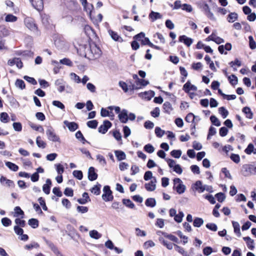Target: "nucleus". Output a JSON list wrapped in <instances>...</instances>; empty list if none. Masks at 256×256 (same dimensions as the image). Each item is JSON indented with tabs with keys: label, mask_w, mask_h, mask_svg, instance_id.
<instances>
[{
	"label": "nucleus",
	"mask_w": 256,
	"mask_h": 256,
	"mask_svg": "<svg viewBox=\"0 0 256 256\" xmlns=\"http://www.w3.org/2000/svg\"><path fill=\"white\" fill-rule=\"evenodd\" d=\"M36 144L38 147L44 148L46 146V143L42 140L40 136H38L36 139Z\"/></svg>",
	"instance_id": "nucleus-41"
},
{
	"label": "nucleus",
	"mask_w": 256,
	"mask_h": 256,
	"mask_svg": "<svg viewBox=\"0 0 256 256\" xmlns=\"http://www.w3.org/2000/svg\"><path fill=\"white\" fill-rule=\"evenodd\" d=\"M55 85L56 86L57 90L60 92L66 91V92L70 93L72 92V87L67 84L64 81H56Z\"/></svg>",
	"instance_id": "nucleus-3"
},
{
	"label": "nucleus",
	"mask_w": 256,
	"mask_h": 256,
	"mask_svg": "<svg viewBox=\"0 0 256 256\" xmlns=\"http://www.w3.org/2000/svg\"><path fill=\"white\" fill-rule=\"evenodd\" d=\"M162 18V16L160 13L153 11H152L149 14V18L152 22H154L158 19H160Z\"/></svg>",
	"instance_id": "nucleus-22"
},
{
	"label": "nucleus",
	"mask_w": 256,
	"mask_h": 256,
	"mask_svg": "<svg viewBox=\"0 0 256 256\" xmlns=\"http://www.w3.org/2000/svg\"><path fill=\"white\" fill-rule=\"evenodd\" d=\"M112 126V124L110 121L108 120H104L103 122V124L99 126L98 131L100 133L105 134Z\"/></svg>",
	"instance_id": "nucleus-6"
},
{
	"label": "nucleus",
	"mask_w": 256,
	"mask_h": 256,
	"mask_svg": "<svg viewBox=\"0 0 256 256\" xmlns=\"http://www.w3.org/2000/svg\"><path fill=\"white\" fill-rule=\"evenodd\" d=\"M249 39V45L251 49L254 50L256 48V43L255 41L254 40V38L252 36H250L248 37Z\"/></svg>",
	"instance_id": "nucleus-64"
},
{
	"label": "nucleus",
	"mask_w": 256,
	"mask_h": 256,
	"mask_svg": "<svg viewBox=\"0 0 256 256\" xmlns=\"http://www.w3.org/2000/svg\"><path fill=\"white\" fill-rule=\"evenodd\" d=\"M245 152L248 154H256V148L252 144H250L244 150Z\"/></svg>",
	"instance_id": "nucleus-24"
},
{
	"label": "nucleus",
	"mask_w": 256,
	"mask_h": 256,
	"mask_svg": "<svg viewBox=\"0 0 256 256\" xmlns=\"http://www.w3.org/2000/svg\"><path fill=\"white\" fill-rule=\"evenodd\" d=\"M123 132L124 136V138H127L128 136H130L131 134L130 129L127 126H123Z\"/></svg>",
	"instance_id": "nucleus-50"
},
{
	"label": "nucleus",
	"mask_w": 256,
	"mask_h": 256,
	"mask_svg": "<svg viewBox=\"0 0 256 256\" xmlns=\"http://www.w3.org/2000/svg\"><path fill=\"white\" fill-rule=\"evenodd\" d=\"M178 41L184 43L188 47H190L193 42V39L188 37L185 35L180 36Z\"/></svg>",
	"instance_id": "nucleus-8"
},
{
	"label": "nucleus",
	"mask_w": 256,
	"mask_h": 256,
	"mask_svg": "<svg viewBox=\"0 0 256 256\" xmlns=\"http://www.w3.org/2000/svg\"><path fill=\"white\" fill-rule=\"evenodd\" d=\"M145 204L148 207L153 208L156 205V201L154 198H148L145 202Z\"/></svg>",
	"instance_id": "nucleus-33"
},
{
	"label": "nucleus",
	"mask_w": 256,
	"mask_h": 256,
	"mask_svg": "<svg viewBox=\"0 0 256 256\" xmlns=\"http://www.w3.org/2000/svg\"><path fill=\"white\" fill-rule=\"evenodd\" d=\"M122 202L124 205L129 208H134V204L130 199L124 198Z\"/></svg>",
	"instance_id": "nucleus-39"
},
{
	"label": "nucleus",
	"mask_w": 256,
	"mask_h": 256,
	"mask_svg": "<svg viewBox=\"0 0 256 256\" xmlns=\"http://www.w3.org/2000/svg\"><path fill=\"white\" fill-rule=\"evenodd\" d=\"M204 224V220L202 218H197L194 220V226L195 227H200Z\"/></svg>",
	"instance_id": "nucleus-51"
},
{
	"label": "nucleus",
	"mask_w": 256,
	"mask_h": 256,
	"mask_svg": "<svg viewBox=\"0 0 256 256\" xmlns=\"http://www.w3.org/2000/svg\"><path fill=\"white\" fill-rule=\"evenodd\" d=\"M90 50L92 54H93V56L94 58H99L101 55V50L95 44L90 46Z\"/></svg>",
	"instance_id": "nucleus-9"
},
{
	"label": "nucleus",
	"mask_w": 256,
	"mask_h": 256,
	"mask_svg": "<svg viewBox=\"0 0 256 256\" xmlns=\"http://www.w3.org/2000/svg\"><path fill=\"white\" fill-rule=\"evenodd\" d=\"M28 224L33 228H36L38 226V220L34 218H32L28 220Z\"/></svg>",
	"instance_id": "nucleus-27"
},
{
	"label": "nucleus",
	"mask_w": 256,
	"mask_h": 256,
	"mask_svg": "<svg viewBox=\"0 0 256 256\" xmlns=\"http://www.w3.org/2000/svg\"><path fill=\"white\" fill-rule=\"evenodd\" d=\"M46 134L48 138L54 142H60V139L58 136H57L54 132V129L52 127H49L46 131Z\"/></svg>",
	"instance_id": "nucleus-5"
},
{
	"label": "nucleus",
	"mask_w": 256,
	"mask_h": 256,
	"mask_svg": "<svg viewBox=\"0 0 256 256\" xmlns=\"http://www.w3.org/2000/svg\"><path fill=\"white\" fill-rule=\"evenodd\" d=\"M100 188L101 184L98 183L92 188L90 191L92 193L96 196L99 195L100 193Z\"/></svg>",
	"instance_id": "nucleus-28"
},
{
	"label": "nucleus",
	"mask_w": 256,
	"mask_h": 256,
	"mask_svg": "<svg viewBox=\"0 0 256 256\" xmlns=\"http://www.w3.org/2000/svg\"><path fill=\"white\" fill-rule=\"evenodd\" d=\"M238 18V14L236 12L230 13L228 17V20L230 22H233Z\"/></svg>",
	"instance_id": "nucleus-45"
},
{
	"label": "nucleus",
	"mask_w": 256,
	"mask_h": 256,
	"mask_svg": "<svg viewBox=\"0 0 256 256\" xmlns=\"http://www.w3.org/2000/svg\"><path fill=\"white\" fill-rule=\"evenodd\" d=\"M46 242L56 256L60 252L58 248L52 242L46 240Z\"/></svg>",
	"instance_id": "nucleus-20"
},
{
	"label": "nucleus",
	"mask_w": 256,
	"mask_h": 256,
	"mask_svg": "<svg viewBox=\"0 0 256 256\" xmlns=\"http://www.w3.org/2000/svg\"><path fill=\"white\" fill-rule=\"evenodd\" d=\"M86 124L90 128H96L98 124V122L97 120H90L87 122Z\"/></svg>",
	"instance_id": "nucleus-46"
},
{
	"label": "nucleus",
	"mask_w": 256,
	"mask_h": 256,
	"mask_svg": "<svg viewBox=\"0 0 256 256\" xmlns=\"http://www.w3.org/2000/svg\"><path fill=\"white\" fill-rule=\"evenodd\" d=\"M55 44L58 48L60 50H63L64 48H66V42L60 40H56Z\"/></svg>",
	"instance_id": "nucleus-31"
},
{
	"label": "nucleus",
	"mask_w": 256,
	"mask_h": 256,
	"mask_svg": "<svg viewBox=\"0 0 256 256\" xmlns=\"http://www.w3.org/2000/svg\"><path fill=\"white\" fill-rule=\"evenodd\" d=\"M38 202L44 210L46 211L48 210V208L46 206L45 200L42 197L39 198H38Z\"/></svg>",
	"instance_id": "nucleus-58"
},
{
	"label": "nucleus",
	"mask_w": 256,
	"mask_h": 256,
	"mask_svg": "<svg viewBox=\"0 0 256 256\" xmlns=\"http://www.w3.org/2000/svg\"><path fill=\"white\" fill-rule=\"evenodd\" d=\"M14 216L17 217V216H20L22 218H24V212L20 206H16L14 208Z\"/></svg>",
	"instance_id": "nucleus-35"
},
{
	"label": "nucleus",
	"mask_w": 256,
	"mask_h": 256,
	"mask_svg": "<svg viewBox=\"0 0 256 256\" xmlns=\"http://www.w3.org/2000/svg\"><path fill=\"white\" fill-rule=\"evenodd\" d=\"M52 184L51 180L50 178L46 179V183L42 186V190L46 194H48L50 193Z\"/></svg>",
	"instance_id": "nucleus-15"
},
{
	"label": "nucleus",
	"mask_w": 256,
	"mask_h": 256,
	"mask_svg": "<svg viewBox=\"0 0 256 256\" xmlns=\"http://www.w3.org/2000/svg\"><path fill=\"white\" fill-rule=\"evenodd\" d=\"M90 236L94 239L98 240L101 238L102 234L96 230H90L89 232Z\"/></svg>",
	"instance_id": "nucleus-36"
},
{
	"label": "nucleus",
	"mask_w": 256,
	"mask_h": 256,
	"mask_svg": "<svg viewBox=\"0 0 256 256\" xmlns=\"http://www.w3.org/2000/svg\"><path fill=\"white\" fill-rule=\"evenodd\" d=\"M98 178V174L96 172L95 168L90 166L88 170V179L90 181H94Z\"/></svg>",
	"instance_id": "nucleus-11"
},
{
	"label": "nucleus",
	"mask_w": 256,
	"mask_h": 256,
	"mask_svg": "<svg viewBox=\"0 0 256 256\" xmlns=\"http://www.w3.org/2000/svg\"><path fill=\"white\" fill-rule=\"evenodd\" d=\"M76 210L78 212L84 214L88 212V208L87 206H78Z\"/></svg>",
	"instance_id": "nucleus-61"
},
{
	"label": "nucleus",
	"mask_w": 256,
	"mask_h": 256,
	"mask_svg": "<svg viewBox=\"0 0 256 256\" xmlns=\"http://www.w3.org/2000/svg\"><path fill=\"white\" fill-rule=\"evenodd\" d=\"M25 26L31 32L36 34H38L39 32L36 24L34 18L30 17H26L24 19Z\"/></svg>",
	"instance_id": "nucleus-2"
},
{
	"label": "nucleus",
	"mask_w": 256,
	"mask_h": 256,
	"mask_svg": "<svg viewBox=\"0 0 256 256\" xmlns=\"http://www.w3.org/2000/svg\"><path fill=\"white\" fill-rule=\"evenodd\" d=\"M252 166H253V165H245L243 166V168L244 170V174L245 176H248L250 174H254V170L250 169Z\"/></svg>",
	"instance_id": "nucleus-37"
},
{
	"label": "nucleus",
	"mask_w": 256,
	"mask_h": 256,
	"mask_svg": "<svg viewBox=\"0 0 256 256\" xmlns=\"http://www.w3.org/2000/svg\"><path fill=\"white\" fill-rule=\"evenodd\" d=\"M144 151H146V152H147L148 153H149V154L152 153L154 150V147L152 146V144H146L144 146Z\"/></svg>",
	"instance_id": "nucleus-47"
},
{
	"label": "nucleus",
	"mask_w": 256,
	"mask_h": 256,
	"mask_svg": "<svg viewBox=\"0 0 256 256\" xmlns=\"http://www.w3.org/2000/svg\"><path fill=\"white\" fill-rule=\"evenodd\" d=\"M108 32L111 38L115 41L120 42L122 40V38L116 32L111 30H108Z\"/></svg>",
	"instance_id": "nucleus-26"
},
{
	"label": "nucleus",
	"mask_w": 256,
	"mask_h": 256,
	"mask_svg": "<svg viewBox=\"0 0 256 256\" xmlns=\"http://www.w3.org/2000/svg\"><path fill=\"white\" fill-rule=\"evenodd\" d=\"M118 118L122 123L126 124L128 120V111L126 109H123L118 114Z\"/></svg>",
	"instance_id": "nucleus-7"
},
{
	"label": "nucleus",
	"mask_w": 256,
	"mask_h": 256,
	"mask_svg": "<svg viewBox=\"0 0 256 256\" xmlns=\"http://www.w3.org/2000/svg\"><path fill=\"white\" fill-rule=\"evenodd\" d=\"M232 224L234 233L237 235L238 236L240 237L242 234L240 230V224L236 222H232Z\"/></svg>",
	"instance_id": "nucleus-23"
},
{
	"label": "nucleus",
	"mask_w": 256,
	"mask_h": 256,
	"mask_svg": "<svg viewBox=\"0 0 256 256\" xmlns=\"http://www.w3.org/2000/svg\"><path fill=\"white\" fill-rule=\"evenodd\" d=\"M14 129L16 132H21L22 130V125L20 122H14L12 124Z\"/></svg>",
	"instance_id": "nucleus-52"
},
{
	"label": "nucleus",
	"mask_w": 256,
	"mask_h": 256,
	"mask_svg": "<svg viewBox=\"0 0 256 256\" xmlns=\"http://www.w3.org/2000/svg\"><path fill=\"white\" fill-rule=\"evenodd\" d=\"M84 10L86 12L90 18H91L92 12L94 9V6L92 4L87 3V4L83 6Z\"/></svg>",
	"instance_id": "nucleus-25"
},
{
	"label": "nucleus",
	"mask_w": 256,
	"mask_h": 256,
	"mask_svg": "<svg viewBox=\"0 0 256 256\" xmlns=\"http://www.w3.org/2000/svg\"><path fill=\"white\" fill-rule=\"evenodd\" d=\"M56 170L58 174H62L64 172V167L60 164H56Z\"/></svg>",
	"instance_id": "nucleus-59"
},
{
	"label": "nucleus",
	"mask_w": 256,
	"mask_h": 256,
	"mask_svg": "<svg viewBox=\"0 0 256 256\" xmlns=\"http://www.w3.org/2000/svg\"><path fill=\"white\" fill-rule=\"evenodd\" d=\"M114 154L117 160L118 161H121L126 158V155L125 153L122 150H116L114 151Z\"/></svg>",
	"instance_id": "nucleus-19"
},
{
	"label": "nucleus",
	"mask_w": 256,
	"mask_h": 256,
	"mask_svg": "<svg viewBox=\"0 0 256 256\" xmlns=\"http://www.w3.org/2000/svg\"><path fill=\"white\" fill-rule=\"evenodd\" d=\"M206 227L210 230L216 232L218 230L217 226L214 223H208L206 224Z\"/></svg>",
	"instance_id": "nucleus-62"
},
{
	"label": "nucleus",
	"mask_w": 256,
	"mask_h": 256,
	"mask_svg": "<svg viewBox=\"0 0 256 256\" xmlns=\"http://www.w3.org/2000/svg\"><path fill=\"white\" fill-rule=\"evenodd\" d=\"M179 8L187 12H191L192 10V8L190 4H182L180 1H177V9Z\"/></svg>",
	"instance_id": "nucleus-14"
},
{
	"label": "nucleus",
	"mask_w": 256,
	"mask_h": 256,
	"mask_svg": "<svg viewBox=\"0 0 256 256\" xmlns=\"http://www.w3.org/2000/svg\"><path fill=\"white\" fill-rule=\"evenodd\" d=\"M10 117L6 112H2L0 114V120L3 123H7L9 122Z\"/></svg>",
	"instance_id": "nucleus-30"
},
{
	"label": "nucleus",
	"mask_w": 256,
	"mask_h": 256,
	"mask_svg": "<svg viewBox=\"0 0 256 256\" xmlns=\"http://www.w3.org/2000/svg\"><path fill=\"white\" fill-rule=\"evenodd\" d=\"M192 188L198 191L200 193H202L204 192V185L202 184V182L198 180L196 182V183L192 186Z\"/></svg>",
	"instance_id": "nucleus-17"
},
{
	"label": "nucleus",
	"mask_w": 256,
	"mask_h": 256,
	"mask_svg": "<svg viewBox=\"0 0 256 256\" xmlns=\"http://www.w3.org/2000/svg\"><path fill=\"white\" fill-rule=\"evenodd\" d=\"M243 239L246 242L247 246L250 250H253L254 248V240L248 236L244 237Z\"/></svg>",
	"instance_id": "nucleus-18"
},
{
	"label": "nucleus",
	"mask_w": 256,
	"mask_h": 256,
	"mask_svg": "<svg viewBox=\"0 0 256 256\" xmlns=\"http://www.w3.org/2000/svg\"><path fill=\"white\" fill-rule=\"evenodd\" d=\"M60 64H62L64 65H66L69 66H72L73 65L72 62L68 58H64L62 59L58 62Z\"/></svg>",
	"instance_id": "nucleus-42"
},
{
	"label": "nucleus",
	"mask_w": 256,
	"mask_h": 256,
	"mask_svg": "<svg viewBox=\"0 0 256 256\" xmlns=\"http://www.w3.org/2000/svg\"><path fill=\"white\" fill-rule=\"evenodd\" d=\"M242 112L246 114V118H252L253 114L251 111V110L248 107H244L242 109Z\"/></svg>",
	"instance_id": "nucleus-40"
},
{
	"label": "nucleus",
	"mask_w": 256,
	"mask_h": 256,
	"mask_svg": "<svg viewBox=\"0 0 256 256\" xmlns=\"http://www.w3.org/2000/svg\"><path fill=\"white\" fill-rule=\"evenodd\" d=\"M165 160L167 162L169 167L172 169V170L176 172V163L175 161L170 158H165Z\"/></svg>",
	"instance_id": "nucleus-29"
},
{
	"label": "nucleus",
	"mask_w": 256,
	"mask_h": 256,
	"mask_svg": "<svg viewBox=\"0 0 256 256\" xmlns=\"http://www.w3.org/2000/svg\"><path fill=\"white\" fill-rule=\"evenodd\" d=\"M159 241L161 244H162L164 246H166L168 250H171L172 248L173 243L170 242H168L166 240H164L162 237L159 238Z\"/></svg>",
	"instance_id": "nucleus-21"
},
{
	"label": "nucleus",
	"mask_w": 256,
	"mask_h": 256,
	"mask_svg": "<svg viewBox=\"0 0 256 256\" xmlns=\"http://www.w3.org/2000/svg\"><path fill=\"white\" fill-rule=\"evenodd\" d=\"M166 132L162 130L160 127L156 126L155 128V134L157 137L162 138L165 134Z\"/></svg>",
	"instance_id": "nucleus-48"
},
{
	"label": "nucleus",
	"mask_w": 256,
	"mask_h": 256,
	"mask_svg": "<svg viewBox=\"0 0 256 256\" xmlns=\"http://www.w3.org/2000/svg\"><path fill=\"white\" fill-rule=\"evenodd\" d=\"M1 222L2 224L4 226H8L12 224L11 220L6 217L2 218Z\"/></svg>",
	"instance_id": "nucleus-53"
},
{
	"label": "nucleus",
	"mask_w": 256,
	"mask_h": 256,
	"mask_svg": "<svg viewBox=\"0 0 256 256\" xmlns=\"http://www.w3.org/2000/svg\"><path fill=\"white\" fill-rule=\"evenodd\" d=\"M102 18H103L102 15L100 14H99L96 16V18L92 17L91 16V18H90L94 24H98V23H100V22H101L102 21Z\"/></svg>",
	"instance_id": "nucleus-43"
},
{
	"label": "nucleus",
	"mask_w": 256,
	"mask_h": 256,
	"mask_svg": "<svg viewBox=\"0 0 256 256\" xmlns=\"http://www.w3.org/2000/svg\"><path fill=\"white\" fill-rule=\"evenodd\" d=\"M64 124L66 126L70 131L74 132L78 128V125L75 122H70L68 120H64Z\"/></svg>",
	"instance_id": "nucleus-12"
},
{
	"label": "nucleus",
	"mask_w": 256,
	"mask_h": 256,
	"mask_svg": "<svg viewBox=\"0 0 256 256\" xmlns=\"http://www.w3.org/2000/svg\"><path fill=\"white\" fill-rule=\"evenodd\" d=\"M186 190V186L182 182L180 178H177V193L182 194Z\"/></svg>",
	"instance_id": "nucleus-13"
},
{
	"label": "nucleus",
	"mask_w": 256,
	"mask_h": 256,
	"mask_svg": "<svg viewBox=\"0 0 256 256\" xmlns=\"http://www.w3.org/2000/svg\"><path fill=\"white\" fill-rule=\"evenodd\" d=\"M144 187L148 192L154 191L156 188V186H154L152 184H150V182L148 183H146Z\"/></svg>",
	"instance_id": "nucleus-55"
},
{
	"label": "nucleus",
	"mask_w": 256,
	"mask_h": 256,
	"mask_svg": "<svg viewBox=\"0 0 256 256\" xmlns=\"http://www.w3.org/2000/svg\"><path fill=\"white\" fill-rule=\"evenodd\" d=\"M142 44L144 45H148L150 46L156 48V49H158V48L156 46H155L154 44H152L150 40L147 38L144 37V38L142 40Z\"/></svg>",
	"instance_id": "nucleus-38"
},
{
	"label": "nucleus",
	"mask_w": 256,
	"mask_h": 256,
	"mask_svg": "<svg viewBox=\"0 0 256 256\" xmlns=\"http://www.w3.org/2000/svg\"><path fill=\"white\" fill-rule=\"evenodd\" d=\"M72 174L74 176V177H75L78 180H82V178H83V174H82V170H74L72 172Z\"/></svg>",
	"instance_id": "nucleus-44"
},
{
	"label": "nucleus",
	"mask_w": 256,
	"mask_h": 256,
	"mask_svg": "<svg viewBox=\"0 0 256 256\" xmlns=\"http://www.w3.org/2000/svg\"><path fill=\"white\" fill-rule=\"evenodd\" d=\"M184 90L186 92L192 94H194L195 92H196L197 88L194 85L191 84L188 82L184 86Z\"/></svg>",
	"instance_id": "nucleus-10"
},
{
	"label": "nucleus",
	"mask_w": 256,
	"mask_h": 256,
	"mask_svg": "<svg viewBox=\"0 0 256 256\" xmlns=\"http://www.w3.org/2000/svg\"><path fill=\"white\" fill-rule=\"evenodd\" d=\"M17 17L11 14H8L5 18V20L7 22H14L16 21Z\"/></svg>",
	"instance_id": "nucleus-54"
},
{
	"label": "nucleus",
	"mask_w": 256,
	"mask_h": 256,
	"mask_svg": "<svg viewBox=\"0 0 256 256\" xmlns=\"http://www.w3.org/2000/svg\"><path fill=\"white\" fill-rule=\"evenodd\" d=\"M103 194L102 198L105 202L112 201L114 199L112 192L109 186H105L103 188Z\"/></svg>",
	"instance_id": "nucleus-4"
},
{
	"label": "nucleus",
	"mask_w": 256,
	"mask_h": 256,
	"mask_svg": "<svg viewBox=\"0 0 256 256\" xmlns=\"http://www.w3.org/2000/svg\"><path fill=\"white\" fill-rule=\"evenodd\" d=\"M52 104L61 110H64L65 108L64 105L62 102L58 100H54L52 102Z\"/></svg>",
	"instance_id": "nucleus-60"
},
{
	"label": "nucleus",
	"mask_w": 256,
	"mask_h": 256,
	"mask_svg": "<svg viewBox=\"0 0 256 256\" xmlns=\"http://www.w3.org/2000/svg\"><path fill=\"white\" fill-rule=\"evenodd\" d=\"M119 86L125 92L142 88L149 84L148 81H119Z\"/></svg>",
	"instance_id": "nucleus-1"
},
{
	"label": "nucleus",
	"mask_w": 256,
	"mask_h": 256,
	"mask_svg": "<svg viewBox=\"0 0 256 256\" xmlns=\"http://www.w3.org/2000/svg\"><path fill=\"white\" fill-rule=\"evenodd\" d=\"M210 120H211V122L215 126H220V122L218 120V118L216 117L215 116H211L210 118Z\"/></svg>",
	"instance_id": "nucleus-63"
},
{
	"label": "nucleus",
	"mask_w": 256,
	"mask_h": 256,
	"mask_svg": "<svg viewBox=\"0 0 256 256\" xmlns=\"http://www.w3.org/2000/svg\"><path fill=\"white\" fill-rule=\"evenodd\" d=\"M218 112L224 118H226L228 114V111L224 107L220 108H218Z\"/></svg>",
	"instance_id": "nucleus-49"
},
{
	"label": "nucleus",
	"mask_w": 256,
	"mask_h": 256,
	"mask_svg": "<svg viewBox=\"0 0 256 256\" xmlns=\"http://www.w3.org/2000/svg\"><path fill=\"white\" fill-rule=\"evenodd\" d=\"M215 196L217 200L220 202H222L226 199V196L222 192L218 193L216 194Z\"/></svg>",
	"instance_id": "nucleus-57"
},
{
	"label": "nucleus",
	"mask_w": 256,
	"mask_h": 256,
	"mask_svg": "<svg viewBox=\"0 0 256 256\" xmlns=\"http://www.w3.org/2000/svg\"><path fill=\"white\" fill-rule=\"evenodd\" d=\"M15 223L16 224V226H18L20 227L24 228L26 226V221L23 220H21L19 218H16L15 219Z\"/></svg>",
	"instance_id": "nucleus-56"
},
{
	"label": "nucleus",
	"mask_w": 256,
	"mask_h": 256,
	"mask_svg": "<svg viewBox=\"0 0 256 256\" xmlns=\"http://www.w3.org/2000/svg\"><path fill=\"white\" fill-rule=\"evenodd\" d=\"M32 6L37 10H40L43 8L42 0H30Z\"/></svg>",
	"instance_id": "nucleus-16"
},
{
	"label": "nucleus",
	"mask_w": 256,
	"mask_h": 256,
	"mask_svg": "<svg viewBox=\"0 0 256 256\" xmlns=\"http://www.w3.org/2000/svg\"><path fill=\"white\" fill-rule=\"evenodd\" d=\"M6 166L14 172H16L18 170V166L16 164L10 162H6Z\"/></svg>",
	"instance_id": "nucleus-34"
},
{
	"label": "nucleus",
	"mask_w": 256,
	"mask_h": 256,
	"mask_svg": "<svg viewBox=\"0 0 256 256\" xmlns=\"http://www.w3.org/2000/svg\"><path fill=\"white\" fill-rule=\"evenodd\" d=\"M164 112L168 114H170L172 110L171 104L168 102H166L163 104Z\"/></svg>",
	"instance_id": "nucleus-32"
}]
</instances>
